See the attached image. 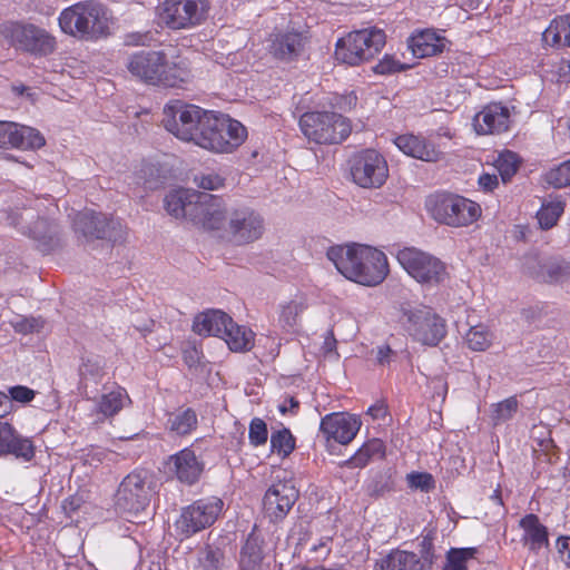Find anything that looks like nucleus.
I'll return each instance as SVG.
<instances>
[{
  "label": "nucleus",
  "instance_id": "nucleus-1",
  "mask_svg": "<svg viewBox=\"0 0 570 570\" xmlns=\"http://www.w3.org/2000/svg\"><path fill=\"white\" fill-rule=\"evenodd\" d=\"M127 68L134 77L153 86L176 88L190 78V70L184 61L169 62L163 51L136 52L129 57Z\"/></svg>",
  "mask_w": 570,
  "mask_h": 570
},
{
  "label": "nucleus",
  "instance_id": "nucleus-2",
  "mask_svg": "<svg viewBox=\"0 0 570 570\" xmlns=\"http://www.w3.org/2000/svg\"><path fill=\"white\" fill-rule=\"evenodd\" d=\"M58 24L63 33L81 40L96 41L110 35L107 11L95 0L79 1L62 9Z\"/></svg>",
  "mask_w": 570,
  "mask_h": 570
},
{
  "label": "nucleus",
  "instance_id": "nucleus-3",
  "mask_svg": "<svg viewBox=\"0 0 570 570\" xmlns=\"http://www.w3.org/2000/svg\"><path fill=\"white\" fill-rule=\"evenodd\" d=\"M0 37L16 51L35 58L51 56L57 50L56 37L28 21L9 20L0 23Z\"/></svg>",
  "mask_w": 570,
  "mask_h": 570
},
{
  "label": "nucleus",
  "instance_id": "nucleus-4",
  "mask_svg": "<svg viewBox=\"0 0 570 570\" xmlns=\"http://www.w3.org/2000/svg\"><path fill=\"white\" fill-rule=\"evenodd\" d=\"M247 139V129L228 115L212 110L197 146L214 154H232Z\"/></svg>",
  "mask_w": 570,
  "mask_h": 570
},
{
  "label": "nucleus",
  "instance_id": "nucleus-5",
  "mask_svg": "<svg viewBox=\"0 0 570 570\" xmlns=\"http://www.w3.org/2000/svg\"><path fill=\"white\" fill-rule=\"evenodd\" d=\"M210 111L181 99H171L163 108L161 122L177 139L197 146Z\"/></svg>",
  "mask_w": 570,
  "mask_h": 570
},
{
  "label": "nucleus",
  "instance_id": "nucleus-6",
  "mask_svg": "<svg viewBox=\"0 0 570 570\" xmlns=\"http://www.w3.org/2000/svg\"><path fill=\"white\" fill-rule=\"evenodd\" d=\"M298 126L303 135L317 145L341 144L352 132V124L346 117L328 110L304 112Z\"/></svg>",
  "mask_w": 570,
  "mask_h": 570
},
{
  "label": "nucleus",
  "instance_id": "nucleus-7",
  "mask_svg": "<svg viewBox=\"0 0 570 570\" xmlns=\"http://www.w3.org/2000/svg\"><path fill=\"white\" fill-rule=\"evenodd\" d=\"M426 208L434 220L451 227L469 226L481 216L479 204L455 194L432 195Z\"/></svg>",
  "mask_w": 570,
  "mask_h": 570
},
{
  "label": "nucleus",
  "instance_id": "nucleus-8",
  "mask_svg": "<svg viewBox=\"0 0 570 570\" xmlns=\"http://www.w3.org/2000/svg\"><path fill=\"white\" fill-rule=\"evenodd\" d=\"M224 505V501L216 495L195 500L181 509L178 519L175 521L176 532L181 539H188L212 527L222 514Z\"/></svg>",
  "mask_w": 570,
  "mask_h": 570
},
{
  "label": "nucleus",
  "instance_id": "nucleus-9",
  "mask_svg": "<svg viewBox=\"0 0 570 570\" xmlns=\"http://www.w3.org/2000/svg\"><path fill=\"white\" fill-rule=\"evenodd\" d=\"M396 257L407 274L420 284L436 286L449 278L446 265L426 252L405 247L399 250Z\"/></svg>",
  "mask_w": 570,
  "mask_h": 570
},
{
  "label": "nucleus",
  "instance_id": "nucleus-10",
  "mask_svg": "<svg viewBox=\"0 0 570 570\" xmlns=\"http://www.w3.org/2000/svg\"><path fill=\"white\" fill-rule=\"evenodd\" d=\"M209 10V0H164L159 18L170 30H188L203 24Z\"/></svg>",
  "mask_w": 570,
  "mask_h": 570
},
{
  "label": "nucleus",
  "instance_id": "nucleus-11",
  "mask_svg": "<svg viewBox=\"0 0 570 570\" xmlns=\"http://www.w3.org/2000/svg\"><path fill=\"white\" fill-rule=\"evenodd\" d=\"M406 331L410 336L425 346H436L446 335V323L431 307L404 308Z\"/></svg>",
  "mask_w": 570,
  "mask_h": 570
},
{
  "label": "nucleus",
  "instance_id": "nucleus-12",
  "mask_svg": "<svg viewBox=\"0 0 570 570\" xmlns=\"http://www.w3.org/2000/svg\"><path fill=\"white\" fill-rule=\"evenodd\" d=\"M151 473L146 469H135L127 474L116 494V507L124 513L138 514L150 502Z\"/></svg>",
  "mask_w": 570,
  "mask_h": 570
},
{
  "label": "nucleus",
  "instance_id": "nucleus-13",
  "mask_svg": "<svg viewBox=\"0 0 570 570\" xmlns=\"http://www.w3.org/2000/svg\"><path fill=\"white\" fill-rule=\"evenodd\" d=\"M278 471L282 472L281 469ZM283 476L275 475L263 498L264 514L272 522L282 521L292 510L299 495L291 473L283 471Z\"/></svg>",
  "mask_w": 570,
  "mask_h": 570
},
{
  "label": "nucleus",
  "instance_id": "nucleus-14",
  "mask_svg": "<svg viewBox=\"0 0 570 570\" xmlns=\"http://www.w3.org/2000/svg\"><path fill=\"white\" fill-rule=\"evenodd\" d=\"M227 230L235 244L246 245L263 236L265 220L250 207L236 208L229 214Z\"/></svg>",
  "mask_w": 570,
  "mask_h": 570
},
{
  "label": "nucleus",
  "instance_id": "nucleus-15",
  "mask_svg": "<svg viewBox=\"0 0 570 570\" xmlns=\"http://www.w3.org/2000/svg\"><path fill=\"white\" fill-rule=\"evenodd\" d=\"M193 197H196V207L190 222L206 230H219L225 226L227 209L222 197L204 191Z\"/></svg>",
  "mask_w": 570,
  "mask_h": 570
},
{
  "label": "nucleus",
  "instance_id": "nucleus-16",
  "mask_svg": "<svg viewBox=\"0 0 570 570\" xmlns=\"http://www.w3.org/2000/svg\"><path fill=\"white\" fill-rule=\"evenodd\" d=\"M46 145V138L36 128L13 121L0 120V148L38 150Z\"/></svg>",
  "mask_w": 570,
  "mask_h": 570
},
{
  "label": "nucleus",
  "instance_id": "nucleus-17",
  "mask_svg": "<svg viewBox=\"0 0 570 570\" xmlns=\"http://www.w3.org/2000/svg\"><path fill=\"white\" fill-rule=\"evenodd\" d=\"M389 274L385 254L367 245L358 244V285H380Z\"/></svg>",
  "mask_w": 570,
  "mask_h": 570
},
{
  "label": "nucleus",
  "instance_id": "nucleus-18",
  "mask_svg": "<svg viewBox=\"0 0 570 570\" xmlns=\"http://www.w3.org/2000/svg\"><path fill=\"white\" fill-rule=\"evenodd\" d=\"M389 177L385 158L374 149H366L358 157V187L380 188Z\"/></svg>",
  "mask_w": 570,
  "mask_h": 570
},
{
  "label": "nucleus",
  "instance_id": "nucleus-19",
  "mask_svg": "<svg viewBox=\"0 0 570 570\" xmlns=\"http://www.w3.org/2000/svg\"><path fill=\"white\" fill-rule=\"evenodd\" d=\"M73 227L76 230L80 232L85 237L96 238V239H111L115 237L114 230L118 227L121 228V225L118 220L114 218H108L106 215L101 213H96L94 210H83L77 213L73 219Z\"/></svg>",
  "mask_w": 570,
  "mask_h": 570
},
{
  "label": "nucleus",
  "instance_id": "nucleus-20",
  "mask_svg": "<svg viewBox=\"0 0 570 570\" xmlns=\"http://www.w3.org/2000/svg\"><path fill=\"white\" fill-rule=\"evenodd\" d=\"M168 465L176 479L186 485L197 483L205 470V463L190 446L184 448L170 455Z\"/></svg>",
  "mask_w": 570,
  "mask_h": 570
},
{
  "label": "nucleus",
  "instance_id": "nucleus-21",
  "mask_svg": "<svg viewBox=\"0 0 570 570\" xmlns=\"http://www.w3.org/2000/svg\"><path fill=\"white\" fill-rule=\"evenodd\" d=\"M510 124V109L501 102H491L484 106L473 118V127L479 135H493L507 131Z\"/></svg>",
  "mask_w": 570,
  "mask_h": 570
},
{
  "label": "nucleus",
  "instance_id": "nucleus-22",
  "mask_svg": "<svg viewBox=\"0 0 570 570\" xmlns=\"http://www.w3.org/2000/svg\"><path fill=\"white\" fill-rule=\"evenodd\" d=\"M8 454L30 462L36 455V446L31 439L20 435L10 423L0 421V455Z\"/></svg>",
  "mask_w": 570,
  "mask_h": 570
},
{
  "label": "nucleus",
  "instance_id": "nucleus-23",
  "mask_svg": "<svg viewBox=\"0 0 570 570\" xmlns=\"http://www.w3.org/2000/svg\"><path fill=\"white\" fill-rule=\"evenodd\" d=\"M356 417L353 414L336 412L325 415L320 429L326 440L348 444L356 436Z\"/></svg>",
  "mask_w": 570,
  "mask_h": 570
},
{
  "label": "nucleus",
  "instance_id": "nucleus-24",
  "mask_svg": "<svg viewBox=\"0 0 570 570\" xmlns=\"http://www.w3.org/2000/svg\"><path fill=\"white\" fill-rule=\"evenodd\" d=\"M525 267L543 282H562L570 278V265L557 258L530 255L527 257Z\"/></svg>",
  "mask_w": 570,
  "mask_h": 570
},
{
  "label": "nucleus",
  "instance_id": "nucleus-25",
  "mask_svg": "<svg viewBox=\"0 0 570 570\" xmlns=\"http://www.w3.org/2000/svg\"><path fill=\"white\" fill-rule=\"evenodd\" d=\"M238 563L240 570H269L271 564L264 552V539L257 533L256 528L242 546Z\"/></svg>",
  "mask_w": 570,
  "mask_h": 570
},
{
  "label": "nucleus",
  "instance_id": "nucleus-26",
  "mask_svg": "<svg viewBox=\"0 0 570 570\" xmlns=\"http://www.w3.org/2000/svg\"><path fill=\"white\" fill-rule=\"evenodd\" d=\"M395 146L405 155L428 163L443 159L444 154L434 144L415 135H401L394 140Z\"/></svg>",
  "mask_w": 570,
  "mask_h": 570
},
{
  "label": "nucleus",
  "instance_id": "nucleus-27",
  "mask_svg": "<svg viewBox=\"0 0 570 570\" xmlns=\"http://www.w3.org/2000/svg\"><path fill=\"white\" fill-rule=\"evenodd\" d=\"M519 527L523 531L521 542L530 552L537 554L549 547L548 528L540 522L537 514H525L520 519Z\"/></svg>",
  "mask_w": 570,
  "mask_h": 570
},
{
  "label": "nucleus",
  "instance_id": "nucleus-28",
  "mask_svg": "<svg viewBox=\"0 0 570 570\" xmlns=\"http://www.w3.org/2000/svg\"><path fill=\"white\" fill-rule=\"evenodd\" d=\"M304 48V37L297 31L277 32L272 36L269 52L279 60L292 61Z\"/></svg>",
  "mask_w": 570,
  "mask_h": 570
},
{
  "label": "nucleus",
  "instance_id": "nucleus-29",
  "mask_svg": "<svg viewBox=\"0 0 570 570\" xmlns=\"http://www.w3.org/2000/svg\"><path fill=\"white\" fill-rule=\"evenodd\" d=\"M446 39L432 30H422L407 40V47L415 58L422 59L442 53Z\"/></svg>",
  "mask_w": 570,
  "mask_h": 570
},
{
  "label": "nucleus",
  "instance_id": "nucleus-30",
  "mask_svg": "<svg viewBox=\"0 0 570 570\" xmlns=\"http://www.w3.org/2000/svg\"><path fill=\"white\" fill-rule=\"evenodd\" d=\"M104 389L107 390L106 386ZM130 403L131 400L127 390L115 384L110 391H105L97 399L94 411L101 415L102 419H112L126 406V404Z\"/></svg>",
  "mask_w": 570,
  "mask_h": 570
},
{
  "label": "nucleus",
  "instance_id": "nucleus-31",
  "mask_svg": "<svg viewBox=\"0 0 570 570\" xmlns=\"http://www.w3.org/2000/svg\"><path fill=\"white\" fill-rule=\"evenodd\" d=\"M326 255L346 279L356 283V243L332 246Z\"/></svg>",
  "mask_w": 570,
  "mask_h": 570
},
{
  "label": "nucleus",
  "instance_id": "nucleus-32",
  "mask_svg": "<svg viewBox=\"0 0 570 570\" xmlns=\"http://www.w3.org/2000/svg\"><path fill=\"white\" fill-rule=\"evenodd\" d=\"M227 324H230V316L219 309H209L198 314L193 323V330L198 335H214L222 337L226 332Z\"/></svg>",
  "mask_w": 570,
  "mask_h": 570
},
{
  "label": "nucleus",
  "instance_id": "nucleus-33",
  "mask_svg": "<svg viewBox=\"0 0 570 570\" xmlns=\"http://www.w3.org/2000/svg\"><path fill=\"white\" fill-rule=\"evenodd\" d=\"M200 191L191 189H177L166 195L164 199L165 209L175 218H187L191 220V212L196 207V197Z\"/></svg>",
  "mask_w": 570,
  "mask_h": 570
},
{
  "label": "nucleus",
  "instance_id": "nucleus-34",
  "mask_svg": "<svg viewBox=\"0 0 570 570\" xmlns=\"http://www.w3.org/2000/svg\"><path fill=\"white\" fill-rule=\"evenodd\" d=\"M386 42L385 32L376 27L358 29V61L370 60L381 52Z\"/></svg>",
  "mask_w": 570,
  "mask_h": 570
},
{
  "label": "nucleus",
  "instance_id": "nucleus-35",
  "mask_svg": "<svg viewBox=\"0 0 570 570\" xmlns=\"http://www.w3.org/2000/svg\"><path fill=\"white\" fill-rule=\"evenodd\" d=\"M226 332L222 338L233 352H248L255 345V333L246 326L236 324L230 317V324H227Z\"/></svg>",
  "mask_w": 570,
  "mask_h": 570
},
{
  "label": "nucleus",
  "instance_id": "nucleus-36",
  "mask_svg": "<svg viewBox=\"0 0 570 570\" xmlns=\"http://www.w3.org/2000/svg\"><path fill=\"white\" fill-rule=\"evenodd\" d=\"M198 425L197 413L194 409L187 407L176 413H170L166 429L178 436H186L196 431Z\"/></svg>",
  "mask_w": 570,
  "mask_h": 570
},
{
  "label": "nucleus",
  "instance_id": "nucleus-37",
  "mask_svg": "<svg viewBox=\"0 0 570 570\" xmlns=\"http://www.w3.org/2000/svg\"><path fill=\"white\" fill-rule=\"evenodd\" d=\"M271 453L281 460L288 458L296 449V438L288 428L273 430L271 434Z\"/></svg>",
  "mask_w": 570,
  "mask_h": 570
},
{
  "label": "nucleus",
  "instance_id": "nucleus-38",
  "mask_svg": "<svg viewBox=\"0 0 570 570\" xmlns=\"http://www.w3.org/2000/svg\"><path fill=\"white\" fill-rule=\"evenodd\" d=\"M380 570H422V564L415 553L397 550L382 561Z\"/></svg>",
  "mask_w": 570,
  "mask_h": 570
},
{
  "label": "nucleus",
  "instance_id": "nucleus-39",
  "mask_svg": "<svg viewBox=\"0 0 570 570\" xmlns=\"http://www.w3.org/2000/svg\"><path fill=\"white\" fill-rule=\"evenodd\" d=\"M334 56L341 63L356 65V31H351L337 39Z\"/></svg>",
  "mask_w": 570,
  "mask_h": 570
},
{
  "label": "nucleus",
  "instance_id": "nucleus-40",
  "mask_svg": "<svg viewBox=\"0 0 570 570\" xmlns=\"http://www.w3.org/2000/svg\"><path fill=\"white\" fill-rule=\"evenodd\" d=\"M563 212L564 203L562 200H554L543 204L537 214V218L543 229H549L557 224Z\"/></svg>",
  "mask_w": 570,
  "mask_h": 570
},
{
  "label": "nucleus",
  "instance_id": "nucleus-41",
  "mask_svg": "<svg viewBox=\"0 0 570 570\" xmlns=\"http://www.w3.org/2000/svg\"><path fill=\"white\" fill-rule=\"evenodd\" d=\"M385 455V445L380 439H371L358 448V469Z\"/></svg>",
  "mask_w": 570,
  "mask_h": 570
},
{
  "label": "nucleus",
  "instance_id": "nucleus-42",
  "mask_svg": "<svg viewBox=\"0 0 570 570\" xmlns=\"http://www.w3.org/2000/svg\"><path fill=\"white\" fill-rule=\"evenodd\" d=\"M305 309L302 302L289 301L279 305L278 324L283 328H293L296 326L299 315Z\"/></svg>",
  "mask_w": 570,
  "mask_h": 570
},
{
  "label": "nucleus",
  "instance_id": "nucleus-43",
  "mask_svg": "<svg viewBox=\"0 0 570 570\" xmlns=\"http://www.w3.org/2000/svg\"><path fill=\"white\" fill-rule=\"evenodd\" d=\"M492 338V333L484 325L471 327L465 335L466 344L473 351H485L491 345Z\"/></svg>",
  "mask_w": 570,
  "mask_h": 570
},
{
  "label": "nucleus",
  "instance_id": "nucleus-44",
  "mask_svg": "<svg viewBox=\"0 0 570 570\" xmlns=\"http://www.w3.org/2000/svg\"><path fill=\"white\" fill-rule=\"evenodd\" d=\"M332 538L322 537L317 543H314L306 556V563L314 566H322L330 554L332 553Z\"/></svg>",
  "mask_w": 570,
  "mask_h": 570
},
{
  "label": "nucleus",
  "instance_id": "nucleus-45",
  "mask_svg": "<svg viewBox=\"0 0 570 570\" xmlns=\"http://www.w3.org/2000/svg\"><path fill=\"white\" fill-rule=\"evenodd\" d=\"M519 407V402L514 396L508 397L493 405L491 419L493 423L500 424L513 417Z\"/></svg>",
  "mask_w": 570,
  "mask_h": 570
},
{
  "label": "nucleus",
  "instance_id": "nucleus-46",
  "mask_svg": "<svg viewBox=\"0 0 570 570\" xmlns=\"http://www.w3.org/2000/svg\"><path fill=\"white\" fill-rule=\"evenodd\" d=\"M495 167L505 183L511 179L519 168L518 156L512 151H504L499 155Z\"/></svg>",
  "mask_w": 570,
  "mask_h": 570
},
{
  "label": "nucleus",
  "instance_id": "nucleus-47",
  "mask_svg": "<svg viewBox=\"0 0 570 570\" xmlns=\"http://www.w3.org/2000/svg\"><path fill=\"white\" fill-rule=\"evenodd\" d=\"M546 181L556 187L562 188L570 185V159L563 161L558 167L550 169L546 174Z\"/></svg>",
  "mask_w": 570,
  "mask_h": 570
},
{
  "label": "nucleus",
  "instance_id": "nucleus-48",
  "mask_svg": "<svg viewBox=\"0 0 570 570\" xmlns=\"http://www.w3.org/2000/svg\"><path fill=\"white\" fill-rule=\"evenodd\" d=\"M249 443L255 446L264 445L268 440V430L266 422L261 417H254L248 426Z\"/></svg>",
  "mask_w": 570,
  "mask_h": 570
},
{
  "label": "nucleus",
  "instance_id": "nucleus-49",
  "mask_svg": "<svg viewBox=\"0 0 570 570\" xmlns=\"http://www.w3.org/2000/svg\"><path fill=\"white\" fill-rule=\"evenodd\" d=\"M411 67V65L400 62L391 55H385L375 66L372 67V70L376 75L386 76L405 71Z\"/></svg>",
  "mask_w": 570,
  "mask_h": 570
},
{
  "label": "nucleus",
  "instance_id": "nucleus-50",
  "mask_svg": "<svg viewBox=\"0 0 570 570\" xmlns=\"http://www.w3.org/2000/svg\"><path fill=\"white\" fill-rule=\"evenodd\" d=\"M406 481L411 489L422 492H430L435 488V481L428 472H411L406 475Z\"/></svg>",
  "mask_w": 570,
  "mask_h": 570
},
{
  "label": "nucleus",
  "instance_id": "nucleus-51",
  "mask_svg": "<svg viewBox=\"0 0 570 570\" xmlns=\"http://www.w3.org/2000/svg\"><path fill=\"white\" fill-rule=\"evenodd\" d=\"M224 553L219 549L208 548L205 556L199 560L198 570H222Z\"/></svg>",
  "mask_w": 570,
  "mask_h": 570
},
{
  "label": "nucleus",
  "instance_id": "nucleus-52",
  "mask_svg": "<svg viewBox=\"0 0 570 570\" xmlns=\"http://www.w3.org/2000/svg\"><path fill=\"white\" fill-rule=\"evenodd\" d=\"M393 471L389 469L383 474L379 475V480H373L367 484V491L371 495H381L386 491L392 490L394 485Z\"/></svg>",
  "mask_w": 570,
  "mask_h": 570
},
{
  "label": "nucleus",
  "instance_id": "nucleus-53",
  "mask_svg": "<svg viewBox=\"0 0 570 570\" xmlns=\"http://www.w3.org/2000/svg\"><path fill=\"white\" fill-rule=\"evenodd\" d=\"M194 181L199 188L216 190L224 186L225 179L216 173H209L195 176Z\"/></svg>",
  "mask_w": 570,
  "mask_h": 570
},
{
  "label": "nucleus",
  "instance_id": "nucleus-54",
  "mask_svg": "<svg viewBox=\"0 0 570 570\" xmlns=\"http://www.w3.org/2000/svg\"><path fill=\"white\" fill-rule=\"evenodd\" d=\"M560 30H562V24H558L554 18L548 28L543 31L542 41L550 47H563V40Z\"/></svg>",
  "mask_w": 570,
  "mask_h": 570
},
{
  "label": "nucleus",
  "instance_id": "nucleus-55",
  "mask_svg": "<svg viewBox=\"0 0 570 570\" xmlns=\"http://www.w3.org/2000/svg\"><path fill=\"white\" fill-rule=\"evenodd\" d=\"M472 554L469 550H453L448 557V563L443 570H466L465 562Z\"/></svg>",
  "mask_w": 570,
  "mask_h": 570
},
{
  "label": "nucleus",
  "instance_id": "nucleus-56",
  "mask_svg": "<svg viewBox=\"0 0 570 570\" xmlns=\"http://www.w3.org/2000/svg\"><path fill=\"white\" fill-rule=\"evenodd\" d=\"M35 396L36 392L24 385H16L9 389L8 397L11 402L29 403L35 399Z\"/></svg>",
  "mask_w": 570,
  "mask_h": 570
},
{
  "label": "nucleus",
  "instance_id": "nucleus-57",
  "mask_svg": "<svg viewBox=\"0 0 570 570\" xmlns=\"http://www.w3.org/2000/svg\"><path fill=\"white\" fill-rule=\"evenodd\" d=\"M366 417H370L372 421H382L387 416V405L384 400H379L374 404H372L366 413Z\"/></svg>",
  "mask_w": 570,
  "mask_h": 570
},
{
  "label": "nucleus",
  "instance_id": "nucleus-58",
  "mask_svg": "<svg viewBox=\"0 0 570 570\" xmlns=\"http://www.w3.org/2000/svg\"><path fill=\"white\" fill-rule=\"evenodd\" d=\"M556 548L561 561L570 568V537L561 535L557 539Z\"/></svg>",
  "mask_w": 570,
  "mask_h": 570
},
{
  "label": "nucleus",
  "instance_id": "nucleus-59",
  "mask_svg": "<svg viewBox=\"0 0 570 570\" xmlns=\"http://www.w3.org/2000/svg\"><path fill=\"white\" fill-rule=\"evenodd\" d=\"M82 503H83L82 498L78 494H73V495H69L68 498H66L62 501L61 508L68 517H71L75 512H77L81 508Z\"/></svg>",
  "mask_w": 570,
  "mask_h": 570
},
{
  "label": "nucleus",
  "instance_id": "nucleus-60",
  "mask_svg": "<svg viewBox=\"0 0 570 570\" xmlns=\"http://www.w3.org/2000/svg\"><path fill=\"white\" fill-rule=\"evenodd\" d=\"M394 356V352L389 345H381L376 350L375 360L381 366L389 365Z\"/></svg>",
  "mask_w": 570,
  "mask_h": 570
},
{
  "label": "nucleus",
  "instance_id": "nucleus-61",
  "mask_svg": "<svg viewBox=\"0 0 570 570\" xmlns=\"http://www.w3.org/2000/svg\"><path fill=\"white\" fill-rule=\"evenodd\" d=\"M39 322L36 318H23L17 322L14 328L19 333L28 334L39 328Z\"/></svg>",
  "mask_w": 570,
  "mask_h": 570
},
{
  "label": "nucleus",
  "instance_id": "nucleus-62",
  "mask_svg": "<svg viewBox=\"0 0 570 570\" xmlns=\"http://www.w3.org/2000/svg\"><path fill=\"white\" fill-rule=\"evenodd\" d=\"M558 24H562L560 33L563 40V47H570V16H560L556 18Z\"/></svg>",
  "mask_w": 570,
  "mask_h": 570
},
{
  "label": "nucleus",
  "instance_id": "nucleus-63",
  "mask_svg": "<svg viewBox=\"0 0 570 570\" xmlns=\"http://www.w3.org/2000/svg\"><path fill=\"white\" fill-rule=\"evenodd\" d=\"M479 185L485 191H492L498 186L495 174H483L479 177Z\"/></svg>",
  "mask_w": 570,
  "mask_h": 570
},
{
  "label": "nucleus",
  "instance_id": "nucleus-64",
  "mask_svg": "<svg viewBox=\"0 0 570 570\" xmlns=\"http://www.w3.org/2000/svg\"><path fill=\"white\" fill-rule=\"evenodd\" d=\"M298 407L299 402L295 397L291 396L278 405V411L281 414L285 415L288 412L296 413Z\"/></svg>",
  "mask_w": 570,
  "mask_h": 570
}]
</instances>
